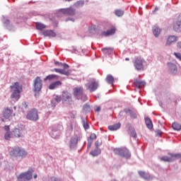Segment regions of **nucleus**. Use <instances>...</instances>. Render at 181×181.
<instances>
[{
  "mask_svg": "<svg viewBox=\"0 0 181 181\" xmlns=\"http://www.w3.org/2000/svg\"><path fill=\"white\" fill-rule=\"evenodd\" d=\"M11 90V98L13 101H18L21 98V93L23 91L22 85L19 82H16L10 86Z\"/></svg>",
  "mask_w": 181,
  "mask_h": 181,
  "instance_id": "1",
  "label": "nucleus"
},
{
  "mask_svg": "<svg viewBox=\"0 0 181 181\" xmlns=\"http://www.w3.org/2000/svg\"><path fill=\"white\" fill-rule=\"evenodd\" d=\"M133 63H134V66L136 70H137V71H141L144 70V64L145 63V59H144V58H142L141 57H137L135 58Z\"/></svg>",
  "mask_w": 181,
  "mask_h": 181,
  "instance_id": "2",
  "label": "nucleus"
},
{
  "mask_svg": "<svg viewBox=\"0 0 181 181\" xmlns=\"http://www.w3.org/2000/svg\"><path fill=\"white\" fill-rule=\"evenodd\" d=\"M62 103L63 104H68L71 105L73 103V98H71V93H69L67 90H64L62 94Z\"/></svg>",
  "mask_w": 181,
  "mask_h": 181,
  "instance_id": "3",
  "label": "nucleus"
},
{
  "mask_svg": "<svg viewBox=\"0 0 181 181\" xmlns=\"http://www.w3.org/2000/svg\"><path fill=\"white\" fill-rule=\"evenodd\" d=\"M170 157L164 156L160 158V160H163V162H173V160H176V159H180L181 160V154H170Z\"/></svg>",
  "mask_w": 181,
  "mask_h": 181,
  "instance_id": "4",
  "label": "nucleus"
},
{
  "mask_svg": "<svg viewBox=\"0 0 181 181\" xmlns=\"http://www.w3.org/2000/svg\"><path fill=\"white\" fill-rule=\"evenodd\" d=\"M28 119L30 121H37L39 119V115L37 114V110L33 109L27 115Z\"/></svg>",
  "mask_w": 181,
  "mask_h": 181,
  "instance_id": "5",
  "label": "nucleus"
},
{
  "mask_svg": "<svg viewBox=\"0 0 181 181\" xmlns=\"http://www.w3.org/2000/svg\"><path fill=\"white\" fill-rule=\"evenodd\" d=\"M114 152L115 155H120V156H123L124 158H129V156H131L129 151L125 148H115Z\"/></svg>",
  "mask_w": 181,
  "mask_h": 181,
  "instance_id": "6",
  "label": "nucleus"
},
{
  "mask_svg": "<svg viewBox=\"0 0 181 181\" xmlns=\"http://www.w3.org/2000/svg\"><path fill=\"white\" fill-rule=\"evenodd\" d=\"M86 87H87V90H88V91H90V93H94V91H96V90L99 87L98 82H97L95 81L89 82L86 85Z\"/></svg>",
  "mask_w": 181,
  "mask_h": 181,
  "instance_id": "7",
  "label": "nucleus"
},
{
  "mask_svg": "<svg viewBox=\"0 0 181 181\" xmlns=\"http://www.w3.org/2000/svg\"><path fill=\"white\" fill-rule=\"evenodd\" d=\"M42 79L37 76L34 81V91L39 93L42 90Z\"/></svg>",
  "mask_w": 181,
  "mask_h": 181,
  "instance_id": "8",
  "label": "nucleus"
},
{
  "mask_svg": "<svg viewBox=\"0 0 181 181\" xmlns=\"http://www.w3.org/2000/svg\"><path fill=\"white\" fill-rule=\"evenodd\" d=\"M59 12L62 13H64V15H69V16H73V15H75L76 11L74 9L71 8H61L59 10Z\"/></svg>",
  "mask_w": 181,
  "mask_h": 181,
  "instance_id": "9",
  "label": "nucleus"
},
{
  "mask_svg": "<svg viewBox=\"0 0 181 181\" xmlns=\"http://www.w3.org/2000/svg\"><path fill=\"white\" fill-rule=\"evenodd\" d=\"M51 71H55V73H59V74H64V76H70V71L67 70V69H64V68H63L62 69L55 68L51 70Z\"/></svg>",
  "mask_w": 181,
  "mask_h": 181,
  "instance_id": "10",
  "label": "nucleus"
},
{
  "mask_svg": "<svg viewBox=\"0 0 181 181\" xmlns=\"http://www.w3.org/2000/svg\"><path fill=\"white\" fill-rule=\"evenodd\" d=\"M42 35L48 37H56V33L52 30H45L42 31Z\"/></svg>",
  "mask_w": 181,
  "mask_h": 181,
  "instance_id": "11",
  "label": "nucleus"
},
{
  "mask_svg": "<svg viewBox=\"0 0 181 181\" xmlns=\"http://www.w3.org/2000/svg\"><path fill=\"white\" fill-rule=\"evenodd\" d=\"M181 28V15H180L177 18V22L174 24V30L175 32H179Z\"/></svg>",
  "mask_w": 181,
  "mask_h": 181,
  "instance_id": "12",
  "label": "nucleus"
},
{
  "mask_svg": "<svg viewBox=\"0 0 181 181\" xmlns=\"http://www.w3.org/2000/svg\"><path fill=\"white\" fill-rule=\"evenodd\" d=\"M177 37L171 35V36L168 37L165 45H166V46H170L172 45V43L177 42Z\"/></svg>",
  "mask_w": 181,
  "mask_h": 181,
  "instance_id": "13",
  "label": "nucleus"
},
{
  "mask_svg": "<svg viewBox=\"0 0 181 181\" xmlns=\"http://www.w3.org/2000/svg\"><path fill=\"white\" fill-rule=\"evenodd\" d=\"M11 136H14V138H21L22 137V133H21V129L16 128L13 129L11 133Z\"/></svg>",
  "mask_w": 181,
  "mask_h": 181,
  "instance_id": "14",
  "label": "nucleus"
},
{
  "mask_svg": "<svg viewBox=\"0 0 181 181\" xmlns=\"http://www.w3.org/2000/svg\"><path fill=\"white\" fill-rule=\"evenodd\" d=\"M20 151H21L20 147H16L15 148H12V150L10 151V155L11 156H16V158H19Z\"/></svg>",
  "mask_w": 181,
  "mask_h": 181,
  "instance_id": "15",
  "label": "nucleus"
},
{
  "mask_svg": "<svg viewBox=\"0 0 181 181\" xmlns=\"http://www.w3.org/2000/svg\"><path fill=\"white\" fill-rule=\"evenodd\" d=\"M117 30V29H115V28H112L110 30H107L106 32H103L102 33V35L103 36H111V35H115V31Z\"/></svg>",
  "mask_w": 181,
  "mask_h": 181,
  "instance_id": "16",
  "label": "nucleus"
},
{
  "mask_svg": "<svg viewBox=\"0 0 181 181\" xmlns=\"http://www.w3.org/2000/svg\"><path fill=\"white\" fill-rule=\"evenodd\" d=\"M47 80H49V81H53V80H59V76L56 74H50L44 78V81H47Z\"/></svg>",
  "mask_w": 181,
  "mask_h": 181,
  "instance_id": "17",
  "label": "nucleus"
},
{
  "mask_svg": "<svg viewBox=\"0 0 181 181\" xmlns=\"http://www.w3.org/2000/svg\"><path fill=\"white\" fill-rule=\"evenodd\" d=\"M60 86H62V81H58L52 83L49 86V90H54V88H57V87H60Z\"/></svg>",
  "mask_w": 181,
  "mask_h": 181,
  "instance_id": "18",
  "label": "nucleus"
},
{
  "mask_svg": "<svg viewBox=\"0 0 181 181\" xmlns=\"http://www.w3.org/2000/svg\"><path fill=\"white\" fill-rule=\"evenodd\" d=\"M107 83H108V84H111L112 86H114V81H115V78H114V76H112V75L109 74L106 76L105 78Z\"/></svg>",
  "mask_w": 181,
  "mask_h": 181,
  "instance_id": "19",
  "label": "nucleus"
},
{
  "mask_svg": "<svg viewBox=\"0 0 181 181\" xmlns=\"http://www.w3.org/2000/svg\"><path fill=\"white\" fill-rule=\"evenodd\" d=\"M120 128H121L120 123H117L115 124L108 126V129H110V131H117V129H119Z\"/></svg>",
  "mask_w": 181,
  "mask_h": 181,
  "instance_id": "20",
  "label": "nucleus"
},
{
  "mask_svg": "<svg viewBox=\"0 0 181 181\" xmlns=\"http://www.w3.org/2000/svg\"><path fill=\"white\" fill-rule=\"evenodd\" d=\"M77 142H78V136H76L71 139V145L70 148H74L76 145H77Z\"/></svg>",
  "mask_w": 181,
  "mask_h": 181,
  "instance_id": "21",
  "label": "nucleus"
},
{
  "mask_svg": "<svg viewBox=\"0 0 181 181\" xmlns=\"http://www.w3.org/2000/svg\"><path fill=\"white\" fill-rule=\"evenodd\" d=\"M146 121V125L148 129H152L153 128V124L152 123V120L149 117H146L145 119Z\"/></svg>",
  "mask_w": 181,
  "mask_h": 181,
  "instance_id": "22",
  "label": "nucleus"
},
{
  "mask_svg": "<svg viewBox=\"0 0 181 181\" xmlns=\"http://www.w3.org/2000/svg\"><path fill=\"white\" fill-rule=\"evenodd\" d=\"M134 85L138 88H141V87H145V86L146 85V83H145V81L136 80L134 81Z\"/></svg>",
  "mask_w": 181,
  "mask_h": 181,
  "instance_id": "23",
  "label": "nucleus"
},
{
  "mask_svg": "<svg viewBox=\"0 0 181 181\" xmlns=\"http://www.w3.org/2000/svg\"><path fill=\"white\" fill-rule=\"evenodd\" d=\"M11 115H12V110L9 109V108H6L4 109V118H9V117H11Z\"/></svg>",
  "mask_w": 181,
  "mask_h": 181,
  "instance_id": "24",
  "label": "nucleus"
},
{
  "mask_svg": "<svg viewBox=\"0 0 181 181\" xmlns=\"http://www.w3.org/2000/svg\"><path fill=\"white\" fill-rule=\"evenodd\" d=\"M83 88L81 87H76L74 89V95H80L83 94Z\"/></svg>",
  "mask_w": 181,
  "mask_h": 181,
  "instance_id": "25",
  "label": "nucleus"
},
{
  "mask_svg": "<svg viewBox=\"0 0 181 181\" xmlns=\"http://www.w3.org/2000/svg\"><path fill=\"white\" fill-rule=\"evenodd\" d=\"M153 33L154 36H156V37H158V36L160 35V28H159V27L158 26H154L153 28Z\"/></svg>",
  "mask_w": 181,
  "mask_h": 181,
  "instance_id": "26",
  "label": "nucleus"
},
{
  "mask_svg": "<svg viewBox=\"0 0 181 181\" xmlns=\"http://www.w3.org/2000/svg\"><path fill=\"white\" fill-rule=\"evenodd\" d=\"M168 66L171 73H176V71H177V67L175 64L173 63H168Z\"/></svg>",
  "mask_w": 181,
  "mask_h": 181,
  "instance_id": "27",
  "label": "nucleus"
},
{
  "mask_svg": "<svg viewBox=\"0 0 181 181\" xmlns=\"http://www.w3.org/2000/svg\"><path fill=\"white\" fill-rule=\"evenodd\" d=\"M55 66H59V67H63V69H69L70 66L67 64H63L59 62H54Z\"/></svg>",
  "mask_w": 181,
  "mask_h": 181,
  "instance_id": "28",
  "label": "nucleus"
},
{
  "mask_svg": "<svg viewBox=\"0 0 181 181\" xmlns=\"http://www.w3.org/2000/svg\"><path fill=\"white\" fill-rule=\"evenodd\" d=\"M172 127L175 131H180L181 129V124L177 122H173Z\"/></svg>",
  "mask_w": 181,
  "mask_h": 181,
  "instance_id": "29",
  "label": "nucleus"
},
{
  "mask_svg": "<svg viewBox=\"0 0 181 181\" xmlns=\"http://www.w3.org/2000/svg\"><path fill=\"white\" fill-rule=\"evenodd\" d=\"M26 155H28V153L26 152V151H25V149L20 148V151L18 152V157H21V158H25V156H26Z\"/></svg>",
  "mask_w": 181,
  "mask_h": 181,
  "instance_id": "30",
  "label": "nucleus"
},
{
  "mask_svg": "<svg viewBox=\"0 0 181 181\" xmlns=\"http://www.w3.org/2000/svg\"><path fill=\"white\" fill-rule=\"evenodd\" d=\"M35 26L38 30H42V29L46 28V25H45V24H42L40 23H36Z\"/></svg>",
  "mask_w": 181,
  "mask_h": 181,
  "instance_id": "31",
  "label": "nucleus"
},
{
  "mask_svg": "<svg viewBox=\"0 0 181 181\" xmlns=\"http://www.w3.org/2000/svg\"><path fill=\"white\" fill-rule=\"evenodd\" d=\"M100 153H101V151H100L99 149H96L90 152V155H92V156H98Z\"/></svg>",
  "mask_w": 181,
  "mask_h": 181,
  "instance_id": "32",
  "label": "nucleus"
},
{
  "mask_svg": "<svg viewBox=\"0 0 181 181\" xmlns=\"http://www.w3.org/2000/svg\"><path fill=\"white\" fill-rule=\"evenodd\" d=\"M54 101H55L56 103H60L62 100V96L56 95H54Z\"/></svg>",
  "mask_w": 181,
  "mask_h": 181,
  "instance_id": "33",
  "label": "nucleus"
},
{
  "mask_svg": "<svg viewBox=\"0 0 181 181\" xmlns=\"http://www.w3.org/2000/svg\"><path fill=\"white\" fill-rule=\"evenodd\" d=\"M115 15L116 16H122V15H124V11H122V10H116L115 11Z\"/></svg>",
  "mask_w": 181,
  "mask_h": 181,
  "instance_id": "34",
  "label": "nucleus"
},
{
  "mask_svg": "<svg viewBox=\"0 0 181 181\" xmlns=\"http://www.w3.org/2000/svg\"><path fill=\"white\" fill-rule=\"evenodd\" d=\"M13 137L12 136H11V132H7L5 135H4V139L6 141H9V139H11V138Z\"/></svg>",
  "mask_w": 181,
  "mask_h": 181,
  "instance_id": "35",
  "label": "nucleus"
},
{
  "mask_svg": "<svg viewBox=\"0 0 181 181\" xmlns=\"http://www.w3.org/2000/svg\"><path fill=\"white\" fill-rule=\"evenodd\" d=\"M94 139H97V135L93 133V134H90L88 141H91L93 142V141H94Z\"/></svg>",
  "mask_w": 181,
  "mask_h": 181,
  "instance_id": "36",
  "label": "nucleus"
},
{
  "mask_svg": "<svg viewBox=\"0 0 181 181\" xmlns=\"http://www.w3.org/2000/svg\"><path fill=\"white\" fill-rule=\"evenodd\" d=\"M4 25L6 27V28H9V25H11V21L8 20V19H4Z\"/></svg>",
  "mask_w": 181,
  "mask_h": 181,
  "instance_id": "37",
  "label": "nucleus"
},
{
  "mask_svg": "<svg viewBox=\"0 0 181 181\" xmlns=\"http://www.w3.org/2000/svg\"><path fill=\"white\" fill-rule=\"evenodd\" d=\"M130 136H132L133 138H136V132H135V129H132L130 131Z\"/></svg>",
  "mask_w": 181,
  "mask_h": 181,
  "instance_id": "38",
  "label": "nucleus"
},
{
  "mask_svg": "<svg viewBox=\"0 0 181 181\" xmlns=\"http://www.w3.org/2000/svg\"><path fill=\"white\" fill-rule=\"evenodd\" d=\"M129 112H130V117H131V118H132L133 119H136V112H132V111H131V110H129Z\"/></svg>",
  "mask_w": 181,
  "mask_h": 181,
  "instance_id": "39",
  "label": "nucleus"
},
{
  "mask_svg": "<svg viewBox=\"0 0 181 181\" xmlns=\"http://www.w3.org/2000/svg\"><path fill=\"white\" fill-rule=\"evenodd\" d=\"M83 5H84V1H78L75 4V6H76L77 8H80V6H83Z\"/></svg>",
  "mask_w": 181,
  "mask_h": 181,
  "instance_id": "40",
  "label": "nucleus"
},
{
  "mask_svg": "<svg viewBox=\"0 0 181 181\" xmlns=\"http://www.w3.org/2000/svg\"><path fill=\"white\" fill-rule=\"evenodd\" d=\"M174 56H175L176 59H177V60H180V62H181V54L179 52H174Z\"/></svg>",
  "mask_w": 181,
  "mask_h": 181,
  "instance_id": "41",
  "label": "nucleus"
},
{
  "mask_svg": "<svg viewBox=\"0 0 181 181\" xmlns=\"http://www.w3.org/2000/svg\"><path fill=\"white\" fill-rule=\"evenodd\" d=\"M95 145L97 148H98V146H101V145H103V141L98 140L95 141Z\"/></svg>",
  "mask_w": 181,
  "mask_h": 181,
  "instance_id": "42",
  "label": "nucleus"
},
{
  "mask_svg": "<svg viewBox=\"0 0 181 181\" xmlns=\"http://www.w3.org/2000/svg\"><path fill=\"white\" fill-rule=\"evenodd\" d=\"M90 33H93V30H95V25H92L90 29Z\"/></svg>",
  "mask_w": 181,
  "mask_h": 181,
  "instance_id": "43",
  "label": "nucleus"
},
{
  "mask_svg": "<svg viewBox=\"0 0 181 181\" xmlns=\"http://www.w3.org/2000/svg\"><path fill=\"white\" fill-rule=\"evenodd\" d=\"M22 108H25V110L28 108V103H26V102L23 103Z\"/></svg>",
  "mask_w": 181,
  "mask_h": 181,
  "instance_id": "44",
  "label": "nucleus"
},
{
  "mask_svg": "<svg viewBox=\"0 0 181 181\" xmlns=\"http://www.w3.org/2000/svg\"><path fill=\"white\" fill-rule=\"evenodd\" d=\"M139 175H140L141 177H145V172L144 171H139Z\"/></svg>",
  "mask_w": 181,
  "mask_h": 181,
  "instance_id": "45",
  "label": "nucleus"
},
{
  "mask_svg": "<svg viewBox=\"0 0 181 181\" xmlns=\"http://www.w3.org/2000/svg\"><path fill=\"white\" fill-rule=\"evenodd\" d=\"M92 144L93 141L91 140H88V148H91Z\"/></svg>",
  "mask_w": 181,
  "mask_h": 181,
  "instance_id": "46",
  "label": "nucleus"
},
{
  "mask_svg": "<svg viewBox=\"0 0 181 181\" xmlns=\"http://www.w3.org/2000/svg\"><path fill=\"white\" fill-rule=\"evenodd\" d=\"M99 111H101V107L100 106L95 107V112H99Z\"/></svg>",
  "mask_w": 181,
  "mask_h": 181,
  "instance_id": "47",
  "label": "nucleus"
},
{
  "mask_svg": "<svg viewBox=\"0 0 181 181\" xmlns=\"http://www.w3.org/2000/svg\"><path fill=\"white\" fill-rule=\"evenodd\" d=\"M62 127H63V126H62V125H60V124H58V125L57 126V128H58V129H57H57H60V128H62ZM52 130H53V131L56 130V127H53V128H52Z\"/></svg>",
  "mask_w": 181,
  "mask_h": 181,
  "instance_id": "48",
  "label": "nucleus"
},
{
  "mask_svg": "<svg viewBox=\"0 0 181 181\" xmlns=\"http://www.w3.org/2000/svg\"><path fill=\"white\" fill-rule=\"evenodd\" d=\"M83 110H90V105H84Z\"/></svg>",
  "mask_w": 181,
  "mask_h": 181,
  "instance_id": "49",
  "label": "nucleus"
},
{
  "mask_svg": "<svg viewBox=\"0 0 181 181\" xmlns=\"http://www.w3.org/2000/svg\"><path fill=\"white\" fill-rule=\"evenodd\" d=\"M83 127H84L85 129H88V128H90V126H88V124L84 123L83 124Z\"/></svg>",
  "mask_w": 181,
  "mask_h": 181,
  "instance_id": "50",
  "label": "nucleus"
},
{
  "mask_svg": "<svg viewBox=\"0 0 181 181\" xmlns=\"http://www.w3.org/2000/svg\"><path fill=\"white\" fill-rule=\"evenodd\" d=\"M51 181H60V180L57 179L56 177H51Z\"/></svg>",
  "mask_w": 181,
  "mask_h": 181,
  "instance_id": "51",
  "label": "nucleus"
},
{
  "mask_svg": "<svg viewBox=\"0 0 181 181\" xmlns=\"http://www.w3.org/2000/svg\"><path fill=\"white\" fill-rule=\"evenodd\" d=\"M156 134H157V135H162V131L158 129V130H156Z\"/></svg>",
  "mask_w": 181,
  "mask_h": 181,
  "instance_id": "52",
  "label": "nucleus"
},
{
  "mask_svg": "<svg viewBox=\"0 0 181 181\" xmlns=\"http://www.w3.org/2000/svg\"><path fill=\"white\" fill-rule=\"evenodd\" d=\"M103 52H104L105 53H107V52H108V50H110V48H103Z\"/></svg>",
  "mask_w": 181,
  "mask_h": 181,
  "instance_id": "53",
  "label": "nucleus"
},
{
  "mask_svg": "<svg viewBox=\"0 0 181 181\" xmlns=\"http://www.w3.org/2000/svg\"><path fill=\"white\" fill-rule=\"evenodd\" d=\"M4 129L6 130V131H7V132H9V126H5L4 127Z\"/></svg>",
  "mask_w": 181,
  "mask_h": 181,
  "instance_id": "54",
  "label": "nucleus"
},
{
  "mask_svg": "<svg viewBox=\"0 0 181 181\" xmlns=\"http://www.w3.org/2000/svg\"><path fill=\"white\" fill-rule=\"evenodd\" d=\"M177 46L179 49H181V42H178Z\"/></svg>",
  "mask_w": 181,
  "mask_h": 181,
  "instance_id": "55",
  "label": "nucleus"
},
{
  "mask_svg": "<svg viewBox=\"0 0 181 181\" xmlns=\"http://www.w3.org/2000/svg\"><path fill=\"white\" fill-rule=\"evenodd\" d=\"M65 2H70L71 1H73V0H63Z\"/></svg>",
  "mask_w": 181,
  "mask_h": 181,
  "instance_id": "56",
  "label": "nucleus"
},
{
  "mask_svg": "<svg viewBox=\"0 0 181 181\" xmlns=\"http://www.w3.org/2000/svg\"><path fill=\"white\" fill-rule=\"evenodd\" d=\"M37 177V175H34V179H36Z\"/></svg>",
  "mask_w": 181,
  "mask_h": 181,
  "instance_id": "57",
  "label": "nucleus"
},
{
  "mask_svg": "<svg viewBox=\"0 0 181 181\" xmlns=\"http://www.w3.org/2000/svg\"><path fill=\"white\" fill-rule=\"evenodd\" d=\"M125 60L126 62H129V58H126Z\"/></svg>",
  "mask_w": 181,
  "mask_h": 181,
  "instance_id": "58",
  "label": "nucleus"
},
{
  "mask_svg": "<svg viewBox=\"0 0 181 181\" xmlns=\"http://www.w3.org/2000/svg\"><path fill=\"white\" fill-rule=\"evenodd\" d=\"M54 101V100H52V101H51L52 105H54V103H53Z\"/></svg>",
  "mask_w": 181,
  "mask_h": 181,
  "instance_id": "59",
  "label": "nucleus"
},
{
  "mask_svg": "<svg viewBox=\"0 0 181 181\" xmlns=\"http://www.w3.org/2000/svg\"><path fill=\"white\" fill-rule=\"evenodd\" d=\"M14 110H16V106L14 107Z\"/></svg>",
  "mask_w": 181,
  "mask_h": 181,
  "instance_id": "60",
  "label": "nucleus"
},
{
  "mask_svg": "<svg viewBox=\"0 0 181 181\" xmlns=\"http://www.w3.org/2000/svg\"><path fill=\"white\" fill-rule=\"evenodd\" d=\"M1 121H3V122H4V119H1Z\"/></svg>",
  "mask_w": 181,
  "mask_h": 181,
  "instance_id": "61",
  "label": "nucleus"
},
{
  "mask_svg": "<svg viewBox=\"0 0 181 181\" xmlns=\"http://www.w3.org/2000/svg\"><path fill=\"white\" fill-rule=\"evenodd\" d=\"M1 159H2V158L0 157V160H1Z\"/></svg>",
  "mask_w": 181,
  "mask_h": 181,
  "instance_id": "62",
  "label": "nucleus"
}]
</instances>
